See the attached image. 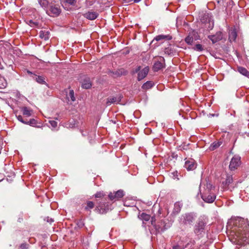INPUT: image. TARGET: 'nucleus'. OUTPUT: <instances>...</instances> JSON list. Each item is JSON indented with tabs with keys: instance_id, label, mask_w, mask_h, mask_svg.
I'll list each match as a JSON object with an SVG mask.
<instances>
[{
	"instance_id": "1",
	"label": "nucleus",
	"mask_w": 249,
	"mask_h": 249,
	"mask_svg": "<svg viewBox=\"0 0 249 249\" xmlns=\"http://www.w3.org/2000/svg\"><path fill=\"white\" fill-rule=\"evenodd\" d=\"M234 227L232 232L236 239L243 242H248L249 239V221L241 217L231 219Z\"/></svg>"
},
{
	"instance_id": "2",
	"label": "nucleus",
	"mask_w": 249,
	"mask_h": 249,
	"mask_svg": "<svg viewBox=\"0 0 249 249\" xmlns=\"http://www.w3.org/2000/svg\"><path fill=\"white\" fill-rule=\"evenodd\" d=\"M205 186L206 187L201 194V198L206 202L213 203L216 198L214 187L209 181H207Z\"/></svg>"
},
{
	"instance_id": "3",
	"label": "nucleus",
	"mask_w": 249,
	"mask_h": 249,
	"mask_svg": "<svg viewBox=\"0 0 249 249\" xmlns=\"http://www.w3.org/2000/svg\"><path fill=\"white\" fill-rule=\"evenodd\" d=\"M196 216L193 213H186L181 215L179 223L182 226H190L195 220Z\"/></svg>"
},
{
	"instance_id": "4",
	"label": "nucleus",
	"mask_w": 249,
	"mask_h": 249,
	"mask_svg": "<svg viewBox=\"0 0 249 249\" xmlns=\"http://www.w3.org/2000/svg\"><path fill=\"white\" fill-rule=\"evenodd\" d=\"M46 12L49 15L52 17H57L61 12L60 7L58 4H54L53 2L49 6Z\"/></svg>"
},
{
	"instance_id": "5",
	"label": "nucleus",
	"mask_w": 249,
	"mask_h": 249,
	"mask_svg": "<svg viewBox=\"0 0 249 249\" xmlns=\"http://www.w3.org/2000/svg\"><path fill=\"white\" fill-rule=\"evenodd\" d=\"M241 164V158L238 155H234L231 159L230 165L229 169L231 171L237 169V168Z\"/></svg>"
},
{
	"instance_id": "6",
	"label": "nucleus",
	"mask_w": 249,
	"mask_h": 249,
	"mask_svg": "<svg viewBox=\"0 0 249 249\" xmlns=\"http://www.w3.org/2000/svg\"><path fill=\"white\" fill-rule=\"evenodd\" d=\"M165 67V60L163 57H158L155 61L153 69L155 71H158Z\"/></svg>"
},
{
	"instance_id": "7",
	"label": "nucleus",
	"mask_w": 249,
	"mask_h": 249,
	"mask_svg": "<svg viewBox=\"0 0 249 249\" xmlns=\"http://www.w3.org/2000/svg\"><path fill=\"white\" fill-rule=\"evenodd\" d=\"M201 22L205 23L206 28L208 29H212L213 27V22L211 16L209 14H205L203 18L201 19Z\"/></svg>"
},
{
	"instance_id": "8",
	"label": "nucleus",
	"mask_w": 249,
	"mask_h": 249,
	"mask_svg": "<svg viewBox=\"0 0 249 249\" xmlns=\"http://www.w3.org/2000/svg\"><path fill=\"white\" fill-rule=\"evenodd\" d=\"M124 196V191L120 190L114 193H110L108 197L110 200L115 201L122 198Z\"/></svg>"
},
{
	"instance_id": "9",
	"label": "nucleus",
	"mask_w": 249,
	"mask_h": 249,
	"mask_svg": "<svg viewBox=\"0 0 249 249\" xmlns=\"http://www.w3.org/2000/svg\"><path fill=\"white\" fill-rule=\"evenodd\" d=\"M109 210L108 205L104 202H100L96 207L95 211L100 213H104Z\"/></svg>"
},
{
	"instance_id": "10",
	"label": "nucleus",
	"mask_w": 249,
	"mask_h": 249,
	"mask_svg": "<svg viewBox=\"0 0 249 249\" xmlns=\"http://www.w3.org/2000/svg\"><path fill=\"white\" fill-rule=\"evenodd\" d=\"M99 16V14L92 10L89 11L83 14V16L90 20L95 19Z\"/></svg>"
},
{
	"instance_id": "11",
	"label": "nucleus",
	"mask_w": 249,
	"mask_h": 249,
	"mask_svg": "<svg viewBox=\"0 0 249 249\" xmlns=\"http://www.w3.org/2000/svg\"><path fill=\"white\" fill-rule=\"evenodd\" d=\"M223 35L221 32H217L214 35L208 36V38L212 41L213 43H215L222 39Z\"/></svg>"
},
{
	"instance_id": "12",
	"label": "nucleus",
	"mask_w": 249,
	"mask_h": 249,
	"mask_svg": "<svg viewBox=\"0 0 249 249\" xmlns=\"http://www.w3.org/2000/svg\"><path fill=\"white\" fill-rule=\"evenodd\" d=\"M122 99V96L119 95L115 97H110L107 99L106 105L107 106H110L112 104H118L121 101Z\"/></svg>"
},
{
	"instance_id": "13",
	"label": "nucleus",
	"mask_w": 249,
	"mask_h": 249,
	"mask_svg": "<svg viewBox=\"0 0 249 249\" xmlns=\"http://www.w3.org/2000/svg\"><path fill=\"white\" fill-rule=\"evenodd\" d=\"M184 167L187 170H193L196 167V164L193 159L186 160L185 162Z\"/></svg>"
},
{
	"instance_id": "14",
	"label": "nucleus",
	"mask_w": 249,
	"mask_h": 249,
	"mask_svg": "<svg viewBox=\"0 0 249 249\" xmlns=\"http://www.w3.org/2000/svg\"><path fill=\"white\" fill-rule=\"evenodd\" d=\"M226 178L225 180L222 181L223 188L225 189H227L228 186L233 182V178L232 175L226 174Z\"/></svg>"
},
{
	"instance_id": "15",
	"label": "nucleus",
	"mask_w": 249,
	"mask_h": 249,
	"mask_svg": "<svg viewBox=\"0 0 249 249\" xmlns=\"http://www.w3.org/2000/svg\"><path fill=\"white\" fill-rule=\"evenodd\" d=\"M38 3L45 10L48 9L49 6L53 2V0H38Z\"/></svg>"
},
{
	"instance_id": "16",
	"label": "nucleus",
	"mask_w": 249,
	"mask_h": 249,
	"mask_svg": "<svg viewBox=\"0 0 249 249\" xmlns=\"http://www.w3.org/2000/svg\"><path fill=\"white\" fill-rule=\"evenodd\" d=\"M237 37V32L234 28H231L229 31V40L230 42L235 41Z\"/></svg>"
},
{
	"instance_id": "17",
	"label": "nucleus",
	"mask_w": 249,
	"mask_h": 249,
	"mask_svg": "<svg viewBox=\"0 0 249 249\" xmlns=\"http://www.w3.org/2000/svg\"><path fill=\"white\" fill-rule=\"evenodd\" d=\"M148 71L149 69L147 67H145L140 71L138 74V80L141 81L147 75Z\"/></svg>"
},
{
	"instance_id": "18",
	"label": "nucleus",
	"mask_w": 249,
	"mask_h": 249,
	"mask_svg": "<svg viewBox=\"0 0 249 249\" xmlns=\"http://www.w3.org/2000/svg\"><path fill=\"white\" fill-rule=\"evenodd\" d=\"M204 228V223L202 221L199 222L196 225L194 229V232L196 234H198L199 232L202 231Z\"/></svg>"
},
{
	"instance_id": "19",
	"label": "nucleus",
	"mask_w": 249,
	"mask_h": 249,
	"mask_svg": "<svg viewBox=\"0 0 249 249\" xmlns=\"http://www.w3.org/2000/svg\"><path fill=\"white\" fill-rule=\"evenodd\" d=\"M91 87V83L89 78L86 77L82 82V87L85 89H89Z\"/></svg>"
},
{
	"instance_id": "20",
	"label": "nucleus",
	"mask_w": 249,
	"mask_h": 249,
	"mask_svg": "<svg viewBox=\"0 0 249 249\" xmlns=\"http://www.w3.org/2000/svg\"><path fill=\"white\" fill-rule=\"evenodd\" d=\"M182 207V203L179 202H176L174 205V208L173 211V213L175 215L178 214L180 212Z\"/></svg>"
},
{
	"instance_id": "21",
	"label": "nucleus",
	"mask_w": 249,
	"mask_h": 249,
	"mask_svg": "<svg viewBox=\"0 0 249 249\" xmlns=\"http://www.w3.org/2000/svg\"><path fill=\"white\" fill-rule=\"evenodd\" d=\"M172 38V36L170 35H160L159 36H156L154 39L156 41H160L162 40H171Z\"/></svg>"
},
{
	"instance_id": "22",
	"label": "nucleus",
	"mask_w": 249,
	"mask_h": 249,
	"mask_svg": "<svg viewBox=\"0 0 249 249\" xmlns=\"http://www.w3.org/2000/svg\"><path fill=\"white\" fill-rule=\"evenodd\" d=\"M49 32L47 31H41L39 33V37L44 40H47L49 38Z\"/></svg>"
},
{
	"instance_id": "23",
	"label": "nucleus",
	"mask_w": 249,
	"mask_h": 249,
	"mask_svg": "<svg viewBox=\"0 0 249 249\" xmlns=\"http://www.w3.org/2000/svg\"><path fill=\"white\" fill-rule=\"evenodd\" d=\"M237 71L241 74L249 77V71L246 68L243 67H238Z\"/></svg>"
},
{
	"instance_id": "24",
	"label": "nucleus",
	"mask_w": 249,
	"mask_h": 249,
	"mask_svg": "<svg viewBox=\"0 0 249 249\" xmlns=\"http://www.w3.org/2000/svg\"><path fill=\"white\" fill-rule=\"evenodd\" d=\"M21 110L22 111V113L23 115L26 116V117H30L32 115V110L29 109V108L27 107H22L21 108Z\"/></svg>"
},
{
	"instance_id": "25",
	"label": "nucleus",
	"mask_w": 249,
	"mask_h": 249,
	"mask_svg": "<svg viewBox=\"0 0 249 249\" xmlns=\"http://www.w3.org/2000/svg\"><path fill=\"white\" fill-rule=\"evenodd\" d=\"M67 99L69 102L70 101L74 102L75 100L74 93L73 90H71L68 94L66 95Z\"/></svg>"
},
{
	"instance_id": "26",
	"label": "nucleus",
	"mask_w": 249,
	"mask_h": 249,
	"mask_svg": "<svg viewBox=\"0 0 249 249\" xmlns=\"http://www.w3.org/2000/svg\"><path fill=\"white\" fill-rule=\"evenodd\" d=\"M154 85V83L152 81H147L144 83L142 88L143 89H147L151 88Z\"/></svg>"
},
{
	"instance_id": "27",
	"label": "nucleus",
	"mask_w": 249,
	"mask_h": 249,
	"mask_svg": "<svg viewBox=\"0 0 249 249\" xmlns=\"http://www.w3.org/2000/svg\"><path fill=\"white\" fill-rule=\"evenodd\" d=\"M185 41L189 45L192 44L194 38L193 36L191 35V34H189V35L185 38Z\"/></svg>"
},
{
	"instance_id": "28",
	"label": "nucleus",
	"mask_w": 249,
	"mask_h": 249,
	"mask_svg": "<svg viewBox=\"0 0 249 249\" xmlns=\"http://www.w3.org/2000/svg\"><path fill=\"white\" fill-rule=\"evenodd\" d=\"M140 216H141V218L142 220H144L145 221H147L149 220L150 219V217H151L150 215L146 214L145 213H142L141 214Z\"/></svg>"
},
{
	"instance_id": "29",
	"label": "nucleus",
	"mask_w": 249,
	"mask_h": 249,
	"mask_svg": "<svg viewBox=\"0 0 249 249\" xmlns=\"http://www.w3.org/2000/svg\"><path fill=\"white\" fill-rule=\"evenodd\" d=\"M164 52L165 53L170 55L173 53L174 51L171 48V45H170L169 47L165 48Z\"/></svg>"
},
{
	"instance_id": "30",
	"label": "nucleus",
	"mask_w": 249,
	"mask_h": 249,
	"mask_svg": "<svg viewBox=\"0 0 249 249\" xmlns=\"http://www.w3.org/2000/svg\"><path fill=\"white\" fill-rule=\"evenodd\" d=\"M36 80L39 84H44L45 83L44 77L41 76H36Z\"/></svg>"
},
{
	"instance_id": "31",
	"label": "nucleus",
	"mask_w": 249,
	"mask_h": 249,
	"mask_svg": "<svg viewBox=\"0 0 249 249\" xmlns=\"http://www.w3.org/2000/svg\"><path fill=\"white\" fill-rule=\"evenodd\" d=\"M26 124H29L31 126H34L36 124V121L34 119H30L28 122H26Z\"/></svg>"
},
{
	"instance_id": "32",
	"label": "nucleus",
	"mask_w": 249,
	"mask_h": 249,
	"mask_svg": "<svg viewBox=\"0 0 249 249\" xmlns=\"http://www.w3.org/2000/svg\"><path fill=\"white\" fill-rule=\"evenodd\" d=\"M94 203L92 201H88L87 202V207H86V210H89V209H92L93 207H94Z\"/></svg>"
},
{
	"instance_id": "33",
	"label": "nucleus",
	"mask_w": 249,
	"mask_h": 249,
	"mask_svg": "<svg viewBox=\"0 0 249 249\" xmlns=\"http://www.w3.org/2000/svg\"><path fill=\"white\" fill-rule=\"evenodd\" d=\"M64 3L74 5L76 3V0H63Z\"/></svg>"
},
{
	"instance_id": "34",
	"label": "nucleus",
	"mask_w": 249,
	"mask_h": 249,
	"mask_svg": "<svg viewBox=\"0 0 249 249\" xmlns=\"http://www.w3.org/2000/svg\"><path fill=\"white\" fill-rule=\"evenodd\" d=\"M27 23L31 27L36 26L37 25V23L36 22H34L32 20H28L26 21Z\"/></svg>"
},
{
	"instance_id": "35",
	"label": "nucleus",
	"mask_w": 249,
	"mask_h": 249,
	"mask_svg": "<svg viewBox=\"0 0 249 249\" xmlns=\"http://www.w3.org/2000/svg\"><path fill=\"white\" fill-rule=\"evenodd\" d=\"M220 146V144L219 142L217 143H213L210 146V149L212 150H213L216 148Z\"/></svg>"
},
{
	"instance_id": "36",
	"label": "nucleus",
	"mask_w": 249,
	"mask_h": 249,
	"mask_svg": "<svg viewBox=\"0 0 249 249\" xmlns=\"http://www.w3.org/2000/svg\"><path fill=\"white\" fill-rule=\"evenodd\" d=\"M195 50L197 51H202L203 50V48L202 45L200 44H197L195 46Z\"/></svg>"
},
{
	"instance_id": "37",
	"label": "nucleus",
	"mask_w": 249,
	"mask_h": 249,
	"mask_svg": "<svg viewBox=\"0 0 249 249\" xmlns=\"http://www.w3.org/2000/svg\"><path fill=\"white\" fill-rule=\"evenodd\" d=\"M29 244H28L26 243H22L20 245L19 249H28L29 248Z\"/></svg>"
},
{
	"instance_id": "38",
	"label": "nucleus",
	"mask_w": 249,
	"mask_h": 249,
	"mask_svg": "<svg viewBox=\"0 0 249 249\" xmlns=\"http://www.w3.org/2000/svg\"><path fill=\"white\" fill-rule=\"evenodd\" d=\"M49 123L53 128H55L57 125V123L53 120L50 121Z\"/></svg>"
},
{
	"instance_id": "39",
	"label": "nucleus",
	"mask_w": 249,
	"mask_h": 249,
	"mask_svg": "<svg viewBox=\"0 0 249 249\" xmlns=\"http://www.w3.org/2000/svg\"><path fill=\"white\" fill-rule=\"evenodd\" d=\"M171 174L172 175V178H173L174 179H177L178 180L179 179V178H178V172L177 171H174L171 173Z\"/></svg>"
},
{
	"instance_id": "40",
	"label": "nucleus",
	"mask_w": 249,
	"mask_h": 249,
	"mask_svg": "<svg viewBox=\"0 0 249 249\" xmlns=\"http://www.w3.org/2000/svg\"><path fill=\"white\" fill-rule=\"evenodd\" d=\"M17 118L18 120L19 121H20V122H21V123H23V124H26V121H25L23 119L22 116H21V115L17 116Z\"/></svg>"
},
{
	"instance_id": "41",
	"label": "nucleus",
	"mask_w": 249,
	"mask_h": 249,
	"mask_svg": "<svg viewBox=\"0 0 249 249\" xmlns=\"http://www.w3.org/2000/svg\"><path fill=\"white\" fill-rule=\"evenodd\" d=\"M104 196L103 195V194L101 192H97L95 195V197H99V198H100V197H102Z\"/></svg>"
},
{
	"instance_id": "42",
	"label": "nucleus",
	"mask_w": 249,
	"mask_h": 249,
	"mask_svg": "<svg viewBox=\"0 0 249 249\" xmlns=\"http://www.w3.org/2000/svg\"><path fill=\"white\" fill-rule=\"evenodd\" d=\"M7 83L5 81L2 83L1 85H0V88L3 89L6 87Z\"/></svg>"
},
{
	"instance_id": "43",
	"label": "nucleus",
	"mask_w": 249,
	"mask_h": 249,
	"mask_svg": "<svg viewBox=\"0 0 249 249\" xmlns=\"http://www.w3.org/2000/svg\"><path fill=\"white\" fill-rule=\"evenodd\" d=\"M172 249H180L179 246L178 245H175L172 247Z\"/></svg>"
},
{
	"instance_id": "44",
	"label": "nucleus",
	"mask_w": 249,
	"mask_h": 249,
	"mask_svg": "<svg viewBox=\"0 0 249 249\" xmlns=\"http://www.w3.org/2000/svg\"><path fill=\"white\" fill-rule=\"evenodd\" d=\"M134 1V2H139V1H140L141 0H133Z\"/></svg>"
},
{
	"instance_id": "45",
	"label": "nucleus",
	"mask_w": 249,
	"mask_h": 249,
	"mask_svg": "<svg viewBox=\"0 0 249 249\" xmlns=\"http://www.w3.org/2000/svg\"><path fill=\"white\" fill-rule=\"evenodd\" d=\"M68 127H73V124H70L69 126H68Z\"/></svg>"
},
{
	"instance_id": "46",
	"label": "nucleus",
	"mask_w": 249,
	"mask_h": 249,
	"mask_svg": "<svg viewBox=\"0 0 249 249\" xmlns=\"http://www.w3.org/2000/svg\"><path fill=\"white\" fill-rule=\"evenodd\" d=\"M28 73H31V72L30 71H28Z\"/></svg>"
}]
</instances>
